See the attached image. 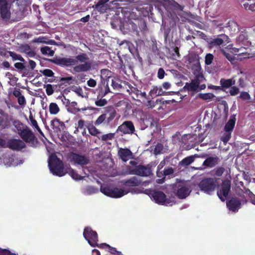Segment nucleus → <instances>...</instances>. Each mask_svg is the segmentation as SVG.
Segmentation results:
<instances>
[{
	"mask_svg": "<svg viewBox=\"0 0 255 255\" xmlns=\"http://www.w3.org/2000/svg\"><path fill=\"white\" fill-rule=\"evenodd\" d=\"M48 166L53 175L61 177L65 174L63 163L55 154H52L49 156Z\"/></svg>",
	"mask_w": 255,
	"mask_h": 255,
	"instance_id": "obj_1",
	"label": "nucleus"
},
{
	"mask_svg": "<svg viewBox=\"0 0 255 255\" xmlns=\"http://www.w3.org/2000/svg\"><path fill=\"white\" fill-rule=\"evenodd\" d=\"M77 61H79L81 63H83L76 65L73 70L77 73L86 72L90 71L92 67V61H88L89 58L87 54L81 53L76 56Z\"/></svg>",
	"mask_w": 255,
	"mask_h": 255,
	"instance_id": "obj_2",
	"label": "nucleus"
},
{
	"mask_svg": "<svg viewBox=\"0 0 255 255\" xmlns=\"http://www.w3.org/2000/svg\"><path fill=\"white\" fill-rule=\"evenodd\" d=\"M236 121V116L234 115H232L229 120L225 125L224 128V132L221 137V141H222L225 144H227L231 138L232 133L234 129Z\"/></svg>",
	"mask_w": 255,
	"mask_h": 255,
	"instance_id": "obj_3",
	"label": "nucleus"
},
{
	"mask_svg": "<svg viewBox=\"0 0 255 255\" xmlns=\"http://www.w3.org/2000/svg\"><path fill=\"white\" fill-rule=\"evenodd\" d=\"M100 191L104 194L112 198H120L127 194L128 191H126L117 187L111 188L108 186H101Z\"/></svg>",
	"mask_w": 255,
	"mask_h": 255,
	"instance_id": "obj_4",
	"label": "nucleus"
},
{
	"mask_svg": "<svg viewBox=\"0 0 255 255\" xmlns=\"http://www.w3.org/2000/svg\"><path fill=\"white\" fill-rule=\"evenodd\" d=\"M151 166L139 164L135 167L129 166L128 168V173L131 175H136L141 177H147L152 174Z\"/></svg>",
	"mask_w": 255,
	"mask_h": 255,
	"instance_id": "obj_5",
	"label": "nucleus"
},
{
	"mask_svg": "<svg viewBox=\"0 0 255 255\" xmlns=\"http://www.w3.org/2000/svg\"><path fill=\"white\" fill-rule=\"evenodd\" d=\"M231 182L230 180H225L217 188V195L222 201H225L230 191Z\"/></svg>",
	"mask_w": 255,
	"mask_h": 255,
	"instance_id": "obj_6",
	"label": "nucleus"
},
{
	"mask_svg": "<svg viewBox=\"0 0 255 255\" xmlns=\"http://www.w3.org/2000/svg\"><path fill=\"white\" fill-rule=\"evenodd\" d=\"M200 190L207 194H210L215 189L216 180L212 178H207L202 180L199 185Z\"/></svg>",
	"mask_w": 255,
	"mask_h": 255,
	"instance_id": "obj_7",
	"label": "nucleus"
},
{
	"mask_svg": "<svg viewBox=\"0 0 255 255\" xmlns=\"http://www.w3.org/2000/svg\"><path fill=\"white\" fill-rule=\"evenodd\" d=\"M83 236L91 247H96V242L98 241V234L96 231H93L91 227H86L84 230Z\"/></svg>",
	"mask_w": 255,
	"mask_h": 255,
	"instance_id": "obj_8",
	"label": "nucleus"
},
{
	"mask_svg": "<svg viewBox=\"0 0 255 255\" xmlns=\"http://www.w3.org/2000/svg\"><path fill=\"white\" fill-rule=\"evenodd\" d=\"M68 158L71 162L81 166L86 165L89 162V159L87 156L73 152L69 153Z\"/></svg>",
	"mask_w": 255,
	"mask_h": 255,
	"instance_id": "obj_9",
	"label": "nucleus"
},
{
	"mask_svg": "<svg viewBox=\"0 0 255 255\" xmlns=\"http://www.w3.org/2000/svg\"><path fill=\"white\" fill-rule=\"evenodd\" d=\"M0 15L2 21L5 22H9L11 12L6 0H0Z\"/></svg>",
	"mask_w": 255,
	"mask_h": 255,
	"instance_id": "obj_10",
	"label": "nucleus"
},
{
	"mask_svg": "<svg viewBox=\"0 0 255 255\" xmlns=\"http://www.w3.org/2000/svg\"><path fill=\"white\" fill-rule=\"evenodd\" d=\"M229 42V36L225 34H221L218 35L216 37L208 42V44L210 48H213L221 45H226Z\"/></svg>",
	"mask_w": 255,
	"mask_h": 255,
	"instance_id": "obj_11",
	"label": "nucleus"
},
{
	"mask_svg": "<svg viewBox=\"0 0 255 255\" xmlns=\"http://www.w3.org/2000/svg\"><path fill=\"white\" fill-rule=\"evenodd\" d=\"M151 198L155 203L160 205H167L170 203L169 199L166 198L165 194L161 191H153L150 193Z\"/></svg>",
	"mask_w": 255,
	"mask_h": 255,
	"instance_id": "obj_12",
	"label": "nucleus"
},
{
	"mask_svg": "<svg viewBox=\"0 0 255 255\" xmlns=\"http://www.w3.org/2000/svg\"><path fill=\"white\" fill-rule=\"evenodd\" d=\"M26 147L25 143L20 139L11 138L5 142V146L11 150L19 151Z\"/></svg>",
	"mask_w": 255,
	"mask_h": 255,
	"instance_id": "obj_13",
	"label": "nucleus"
},
{
	"mask_svg": "<svg viewBox=\"0 0 255 255\" xmlns=\"http://www.w3.org/2000/svg\"><path fill=\"white\" fill-rule=\"evenodd\" d=\"M19 135L26 143L33 144L35 141L37 142V139L34 133L28 127H25V129Z\"/></svg>",
	"mask_w": 255,
	"mask_h": 255,
	"instance_id": "obj_14",
	"label": "nucleus"
},
{
	"mask_svg": "<svg viewBox=\"0 0 255 255\" xmlns=\"http://www.w3.org/2000/svg\"><path fill=\"white\" fill-rule=\"evenodd\" d=\"M51 62L61 66H71L75 65L77 61L72 58L56 57L51 60Z\"/></svg>",
	"mask_w": 255,
	"mask_h": 255,
	"instance_id": "obj_15",
	"label": "nucleus"
},
{
	"mask_svg": "<svg viewBox=\"0 0 255 255\" xmlns=\"http://www.w3.org/2000/svg\"><path fill=\"white\" fill-rule=\"evenodd\" d=\"M118 130L124 134H132L135 130L134 125L131 121H126L120 125Z\"/></svg>",
	"mask_w": 255,
	"mask_h": 255,
	"instance_id": "obj_16",
	"label": "nucleus"
},
{
	"mask_svg": "<svg viewBox=\"0 0 255 255\" xmlns=\"http://www.w3.org/2000/svg\"><path fill=\"white\" fill-rule=\"evenodd\" d=\"M163 6L168 11V9L182 11L184 7L174 0H162Z\"/></svg>",
	"mask_w": 255,
	"mask_h": 255,
	"instance_id": "obj_17",
	"label": "nucleus"
},
{
	"mask_svg": "<svg viewBox=\"0 0 255 255\" xmlns=\"http://www.w3.org/2000/svg\"><path fill=\"white\" fill-rule=\"evenodd\" d=\"M226 205L230 211L236 212L241 208V202L238 198L233 197L227 201Z\"/></svg>",
	"mask_w": 255,
	"mask_h": 255,
	"instance_id": "obj_18",
	"label": "nucleus"
},
{
	"mask_svg": "<svg viewBox=\"0 0 255 255\" xmlns=\"http://www.w3.org/2000/svg\"><path fill=\"white\" fill-rule=\"evenodd\" d=\"M118 154L124 162H127L129 159L133 158L132 152L127 148H120L118 150Z\"/></svg>",
	"mask_w": 255,
	"mask_h": 255,
	"instance_id": "obj_19",
	"label": "nucleus"
},
{
	"mask_svg": "<svg viewBox=\"0 0 255 255\" xmlns=\"http://www.w3.org/2000/svg\"><path fill=\"white\" fill-rule=\"evenodd\" d=\"M177 188L176 194L179 199H185L190 194L191 192L189 188L185 185L178 184Z\"/></svg>",
	"mask_w": 255,
	"mask_h": 255,
	"instance_id": "obj_20",
	"label": "nucleus"
},
{
	"mask_svg": "<svg viewBox=\"0 0 255 255\" xmlns=\"http://www.w3.org/2000/svg\"><path fill=\"white\" fill-rule=\"evenodd\" d=\"M123 185L125 187H136L141 184V180L137 177L133 176L129 179L124 180L122 181Z\"/></svg>",
	"mask_w": 255,
	"mask_h": 255,
	"instance_id": "obj_21",
	"label": "nucleus"
},
{
	"mask_svg": "<svg viewBox=\"0 0 255 255\" xmlns=\"http://www.w3.org/2000/svg\"><path fill=\"white\" fill-rule=\"evenodd\" d=\"M200 82L198 79L192 80L191 83H186L183 88L188 92H199V85Z\"/></svg>",
	"mask_w": 255,
	"mask_h": 255,
	"instance_id": "obj_22",
	"label": "nucleus"
},
{
	"mask_svg": "<svg viewBox=\"0 0 255 255\" xmlns=\"http://www.w3.org/2000/svg\"><path fill=\"white\" fill-rule=\"evenodd\" d=\"M220 162V158L217 156H210L207 158L203 163V165L212 168L218 164Z\"/></svg>",
	"mask_w": 255,
	"mask_h": 255,
	"instance_id": "obj_23",
	"label": "nucleus"
},
{
	"mask_svg": "<svg viewBox=\"0 0 255 255\" xmlns=\"http://www.w3.org/2000/svg\"><path fill=\"white\" fill-rule=\"evenodd\" d=\"M109 0H99L98 3L95 4V8L101 13H105L108 9V5L107 3ZM94 7V6H93Z\"/></svg>",
	"mask_w": 255,
	"mask_h": 255,
	"instance_id": "obj_24",
	"label": "nucleus"
},
{
	"mask_svg": "<svg viewBox=\"0 0 255 255\" xmlns=\"http://www.w3.org/2000/svg\"><path fill=\"white\" fill-rule=\"evenodd\" d=\"M106 114V126H109L110 125L112 121L115 118L117 112L115 109L112 107L109 108V110Z\"/></svg>",
	"mask_w": 255,
	"mask_h": 255,
	"instance_id": "obj_25",
	"label": "nucleus"
},
{
	"mask_svg": "<svg viewBox=\"0 0 255 255\" xmlns=\"http://www.w3.org/2000/svg\"><path fill=\"white\" fill-rule=\"evenodd\" d=\"M188 61L190 64H192L197 68H199L200 65V57L198 55L196 54H190L189 56Z\"/></svg>",
	"mask_w": 255,
	"mask_h": 255,
	"instance_id": "obj_26",
	"label": "nucleus"
},
{
	"mask_svg": "<svg viewBox=\"0 0 255 255\" xmlns=\"http://www.w3.org/2000/svg\"><path fill=\"white\" fill-rule=\"evenodd\" d=\"M221 87L222 88L223 91L224 89H228L230 88L233 85H235V82L232 79H226L224 78H221L220 81Z\"/></svg>",
	"mask_w": 255,
	"mask_h": 255,
	"instance_id": "obj_27",
	"label": "nucleus"
},
{
	"mask_svg": "<svg viewBox=\"0 0 255 255\" xmlns=\"http://www.w3.org/2000/svg\"><path fill=\"white\" fill-rule=\"evenodd\" d=\"M12 123L14 127L16 129L18 135L25 129V127H27L26 125H24L20 121L17 120H12Z\"/></svg>",
	"mask_w": 255,
	"mask_h": 255,
	"instance_id": "obj_28",
	"label": "nucleus"
},
{
	"mask_svg": "<svg viewBox=\"0 0 255 255\" xmlns=\"http://www.w3.org/2000/svg\"><path fill=\"white\" fill-rule=\"evenodd\" d=\"M51 126L53 129L60 130L64 124L57 118H55L51 121Z\"/></svg>",
	"mask_w": 255,
	"mask_h": 255,
	"instance_id": "obj_29",
	"label": "nucleus"
},
{
	"mask_svg": "<svg viewBox=\"0 0 255 255\" xmlns=\"http://www.w3.org/2000/svg\"><path fill=\"white\" fill-rule=\"evenodd\" d=\"M138 24V30H139L142 33H145L147 30L146 23L145 21L142 19L135 20Z\"/></svg>",
	"mask_w": 255,
	"mask_h": 255,
	"instance_id": "obj_30",
	"label": "nucleus"
},
{
	"mask_svg": "<svg viewBox=\"0 0 255 255\" xmlns=\"http://www.w3.org/2000/svg\"><path fill=\"white\" fill-rule=\"evenodd\" d=\"M29 120L31 122V126L36 129L38 132L41 134H43L42 131L41 129L39 127L37 121L33 118L32 113L30 112L29 116Z\"/></svg>",
	"mask_w": 255,
	"mask_h": 255,
	"instance_id": "obj_31",
	"label": "nucleus"
},
{
	"mask_svg": "<svg viewBox=\"0 0 255 255\" xmlns=\"http://www.w3.org/2000/svg\"><path fill=\"white\" fill-rule=\"evenodd\" d=\"M98 192V190L97 188L92 186H88L84 188L83 193L85 195H91Z\"/></svg>",
	"mask_w": 255,
	"mask_h": 255,
	"instance_id": "obj_32",
	"label": "nucleus"
},
{
	"mask_svg": "<svg viewBox=\"0 0 255 255\" xmlns=\"http://www.w3.org/2000/svg\"><path fill=\"white\" fill-rule=\"evenodd\" d=\"M194 156H190L183 159L180 162V164L182 166H187L191 164L194 161Z\"/></svg>",
	"mask_w": 255,
	"mask_h": 255,
	"instance_id": "obj_33",
	"label": "nucleus"
},
{
	"mask_svg": "<svg viewBox=\"0 0 255 255\" xmlns=\"http://www.w3.org/2000/svg\"><path fill=\"white\" fill-rule=\"evenodd\" d=\"M49 112L52 115L57 114L60 111L57 104L55 103H51L49 105Z\"/></svg>",
	"mask_w": 255,
	"mask_h": 255,
	"instance_id": "obj_34",
	"label": "nucleus"
},
{
	"mask_svg": "<svg viewBox=\"0 0 255 255\" xmlns=\"http://www.w3.org/2000/svg\"><path fill=\"white\" fill-rule=\"evenodd\" d=\"M41 52L42 54L53 56L54 54V51L51 50L48 46H44L40 49Z\"/></svg>",
	"mask_w": 255,
	"mask_h": 255,
	"instance_id": "obj_35",
	"label": "nucleus"
},
{
	"mask_svg": "<svg viewBox=\"0 0 255 255\" xmlns=\"http://www.w3.org/2000/svg\"><path fill=\"white\" fill-rule=\"evenodd\" d=\"M215 97V95L211 93H199L197 98L204 100H210Z\"/></svg>",
	"mask_w": 255,
	"mask_h": 255,
	"instance_id": "obj_36",
	"label": "nucleus"
},
{
	"mask_svg": "<svg viewBox=\"0 0 255 255\" xmlns=\"http://www.w3.org/2000/svg\"><path fill=\"white\" fill-rule=\"evenodd\" d=\"M106 114H103L100 115L95 122V125L96 126H99L102 124L106 126Z\"/></svg>",
	"mask_w": 255,
	"mask_h": 255,
	"instance_id": "obj_37",
	"label": "nucleus"
},
{
	"mask_svg": "<svg viewBox=\"0 0 255 255\" xmlns=\"http://www.w3.org/2000/svg\"><path fill=\"white\" fill-rule=\"evenodd\" d=\"M70 176L74 180H80L83 179L84 177L79 175L77 171L73 169H70L69 173Z\"/></svg>",
	"mask_w": 255,
	"mask_h": 255,
	"instance_id": "obj_38",
	"label": "nucleus"
},
{
	"mask_svg": "<svg viewBox=\"0 0 255 255\" xmlns=\"http://www.w3.org/2000/svg\"><path fill=\"white\" fill-rule=\"evenodd\" d=\"M162 168V167H160V165L158 166L157 169L158 170L156 172V175L158 177H162L161 179H158L156 180V182L159 184L163 183L165 181V176L164 171L163 172L162 171H160L159 170Z\"/></svg>",
	"mask_w": 255,
	"mask_h": 255,
	"instance_id": "obj_39",
	"label": "nucleus"
},
{
	"mask_svg": "<svg viewBox=\"0 0 255 255\" xmlns=\"http://www.w3.org/2000/svg\"><path fill=\"white\" fill-rule=\"evenodd\" d=\"M88 131L92 135L97 136L98 134L100 133V131L93 125H89L87 127Z\"/></svg>",
	"mask_w": 255,
	"mask_h": 255,
	"instance_id": "obj_40",
	"label": "nucleus"
},
{
	"mask_svg": "<svg viewBox=\"0 0 255 255\" xmlns=\"http://www.w3.org/2000/svg\"><path fill=\"white\" fill-rule=\"evenodd\" d=\"M9 55L12 58L13 60H19L21 62H24L25 60L19 54H17L14 52L9 51L8 52Z\"/></svg>",
	"mask_w": 255,
	"mask_h": 255,
	"instance_id": "obj_41",
	"label": "nucleus"
},
{
	"mask_svg": "<svg viewBox=\"0 0 255 255\" xmlns=\"http://www.w3.org/2000/svg\"><path fill=\"white\" fill-rule=\"evenodd\" d=\"M133 96L132 97L134 99H138V98H145L146 99V94L145 92H142L141 91L137 89V91L135 92V93H133Z\"/></svg>",
	"mask_w": 255,
	"mask_h": 255,
	"instance_id": "obj_42",
	"label": "nucleus"
},
{
	"mask_svg": "<svg viewBox=\"0 0 255 255\" xmlns=\"http://www.w3.org/2000/svg\"><path fill=\"white\" fill-rule=\"evenodd\" d=\"M129 24L130 25V27L131 28L132 31L135 32L137 35H138L139 31L138 30L137 22H135V21L134 22L131 21L129 23Z\"/></svg>",
	"mask_w": 255,
	"mask_h": 255,
	"instance_id": "obj_43",
	"label": "nucleus"
},
{
	"mask_svg": "<svg viewBox=\"0 0 255 255\" xmlns=\"http://www.w3.org/2000/svg\"><path fill=\"white\" fill-rule=\"evenodd\" d=\"M214 56L211 53H208L205 56V63L207 65H210L213 60Z\"/></svg>",
	"mask_w": 255,
	"mask_h": 255,
	"instance_id": "obj_44",
	"label": "nucleus"
},
{
	"mask_svg": "<svg viewBox=\"0 0 255 255\" xmlns=\"http://www.w3.org/2000/svg\"><path fill=\"white\" fill-rule=\"evenodd\" d=\"M225 168L222 166L218 167L215 169V175L218 177L221 176L225 172Z\"/></svg>",
	"mask_w": 255,
	"mask_h": 255,
	"instance_id": "obj_45",
	"label": "nucleus"
},
{
	"mask_svg": "<svg viewBox=\"0 0 255 255\" xmlns=\"http://www.w3.org/2000/svg\"><path fill=\"white\" fill-rule=\"evenodd\" d=\"M244 8L246 10H251L252 11H255V2L252 3H249L246 2L244 4Z\"/></svg>",
	"mask_w": 255,
	"mask_h": 255,
	"instance_id": "obj_46",
	"label": "nucleus"
},
{
	"mask_svg": "<svg viewBox=\"0 0 255 255\" xmlns=\"http://www.w3.org/2000/svg\"><path fill=\"white\" fill-rule=\"evenodd\" d=\"M239 98L243 100H249L251 99V96L247 92L243 91L241 92Z\"/></svg>",
	"mask_w": 255,
	"mask_h": 255,
	"instance_id": "obj_47",
	"label": "nucleus"
},
{
	"mask_svg": "<svg viewBox=\"0 0 255 255\" xmlns=\"http://www.w3.org/2000/svg\"><path fill=\"white\" fill-rule=\"evenodd\" d=\"M46 88V93L48 96H50L54 93L53 87L51 84H47L44 85Z\"/></svg>",
	"mask_w": 255,
	"mask_h": 255,
	"instance_id": "obj_48",
	"label": "nucleus"
},
{
	"mask_svg": "<svg viewBox=\"0 0 255 255\" xmlns=\"http://www.w3.org/2000/svg\"><path fill=\"white\" fill-rule=\"evenodd\" d=\"M40 72L43 74L45 76L51 77L53 76L54 73V72L49 69H45L43 70H41Z\"/></svg>",
	"mask_w": 255,
	"mask_h": 255,
	"instance_id": "obj_49",
	"label": "nucleus"
},
{
	"mask_svg": "<svg viewBox=\"0 0 255 255\" xmlns=\"http://www.w3.org/2000/svg\"><path fill=\"white\" fill-rule=\"evenodd\" d=\"M98 99V100L95 102V104L97 106L102 107L107 104V101L105 99L99 98Z\"/></svg>",
	"mask_w": 255,
	"mask_h": 255,
	"instance_id": "obj_50",
	"label": "nucleus"
},
{
	"mask_svg": "<svg viewBox=\"0 0 255 255\" xmlns=\"http://www.w3.org/2000/svg\"><path fill=\"white\" fill-rule=\"evenodd\" d=\"M229 93L231 96H236L239 93V89L236 86H231Z\"/></svg>",
	"mask_w": 255,
	"mask_h": 255,
	"instance_id": "obj_51",
	"label": "nucleus"
},
{
	"mask_svg": "<svg viewBox=\"0 0 255 255\" xmlns=\"http://www.w3.org/2000/svg\"><path fill=\"white\" fill-rule=\"evenodd\" d=\"M114 137V134L112 133L103 134L102 135L101 138L103 141H106L107 140H111Z\"/></svg>",
	"mask_w": 255,
	"mask_h": 255,
	"instance_id": "obj_52",
	"label": "nucleus"
},
{
	"mask_svg": "<svg viewBox=\"0 0 255 255\" xmlns=\"http://www.w3.org/2000/svg\"><path fill=\"white\" fill-rule=\"evenodd\" d=\"M111 85L115 90H119L122 88V85L120 84L113 80H112Z\"/></svg>",
	"mask_w": 255,
	"mask_h": 255,
	"instance_id": "obj_53",
	"label": "nucleus"
},
{
	"mask_svg": "<svg viewBox=\"0 0 255 255\" xmlns=\"http://www.w3.org/2000/svg\"><path fill=\"white\" fill-rule=\"evenodd\" d=\"M165 75V71L162 68H160L157 72V77L159 79H162Z\"/></svg>",
	"mask_w": 255,
	"mask_h": 255,
	"instance_id": "obj_54",
	"label": "nucleus"
},
{
	"mask_svg": "<svg viewBox=\"0 0 255 255\" xmlns=\"http://www.w3.org/2000/svg\"><path fill=\"white\" fill-rule=\"evenodd\" d=\"M17 102L19 105L23 106L26 104V100L23 95L17 98Z\"/></svg>",
	"mask_w": 255,
	"mask_h": 255,
	"instance_id": "obj_55",
	"label": "nucleus"
},
{
	"mask_svg": "<svg viewBox=\"0 0 255 255\" xmlns=\"http://www.w3.org/2000/svg\"><path fill=\"white\" fill-rule=\"evenodd\" d=\"M156 103L157 102H155L153 101L149 100L145 104V105L148 108L152 109L155 107Z\"/></svg>",
	"mask_w": 255,
	"mask_h": 255,
	"instance_id": "obj_56",
	"label": "nucleus"
},
{
	"mask_svg": "<svg viewBox=\"0 0 255 255\" xmlns=\"http://www.w3.org/2000/svg\"><path fill=\"white\" fill-rule=\"evenodd\" d=\"M164 176L169 175L173 173L174 170L172 167H168V168H165L163 170Z\"/></svg>",
	"mask_w": 255,
	"mask_h": 255,
	"instance_id": "obj_57",
	"label": "nucleus"
},
{
	"mask_svg": "<svg viewBox=\"0 0 255 255\" xmlns=\"http://www.w3.org/2000/svg\"><path fill=\"white\" fill-rule=\"evenodd\" d=\"M96 245H97L96 246V247H97L100 249H108V248H111V246L106 243H102L100 244H98L97 242H96Z\"/></svg>",
	"mask_w": 255,
	"mask_h": 255,
	"instance_id": "obj_58",
	"label": "nucleus"
},
{
	"mask_svg": "<svg viewBox=\"0 0 255 255\" xmlns=\"http://www.w3.org/2000/svg\"><path fill=\"white\" fill-rule=\"evenodd\" d=\"M97 82L95 80L93 79H90L87 81V85L90 87L94 88L96 86Z\"/></svg>",
	"mask_w": 255,
	"mask_h": 255,
	"instance_id": "obj_59",
	"label": "nucleus"
},
{
	"mask_svg": "<svg viewBox=\"0 0 255 255\" xmlns=\"http://www.w3.org/2000/svg\"><path fill=\"white\" fill-rule=\"evenodd\" d=\"M46 38L44 37L40 36L37 38H35L33 40L34 42L36 43H46V42L44 40Z\"/></svg>",
	"mask_w": 255,
	"mask_h": 255,
	"instance_id": "obj_60",
	"label": "nucleus"
},
{
	"mask_svg": "<svg viewBox=\"0 0 255 255\" xmlns=\"http://www.w3.org/2000/svg\"><path fill=\"white\" fill-rule=\"evenodd\" d=\"M13 95L14 96H15L16 98H18L20 96H21V91L20 89H15L14 90L13 92Z\"/></svg>",
	"mask_w": 255,
	"mask_h": 255,
	"instance_id": "obj_61",
	"label": "nucleus"
},
{
	"mask_svg": "<svg viewBox=\"0 0 255 255\" xmlns=\"http://www.w3.org/2000/svg\"><path fill=\"white\" fill-rule=\"evenodd\" d=\"M73 80V77L72 76L66 77H61L60 78V81L61 82H66L69 84V81Z\"/></svg>",
	"mask_w": 255,
	"mask_h": 255,
	"instance_id": "obj_62",
	"label": "nucleus"
},
{
	"mask_svg": "<svg viewBox=\"0 0 255 255\" xmlns=\"http://www.w3.org/2000/svg\"><path fill=\"white\" fill-rule=\"evenodd\" d=\"M107 94H108V93L107 92H106L103 90H101L97 96V99L103 98V97L106 96V95Z\"/></svg>",
	"mask_w": 255,
	"mask_h": 255,
	"instance_id": "obj_63",
	"label": "nucleus"
},
{
	"mask_svg": "<svg viewBox=\"0 0 255 255\" xmlns=\"http://www.w3.org/2000/svg\"><path fill=\"white\" fill-rule=\"evenodd\" d=\"M14 67L20 70H22L24 68V65L21 62H17L14 64Z\"/></svg>",
	"mask_w": 255,
	"mask_h": 255,
	"instance_id": "obj_64",
	"label": "nucleus"
}]
</instances>
